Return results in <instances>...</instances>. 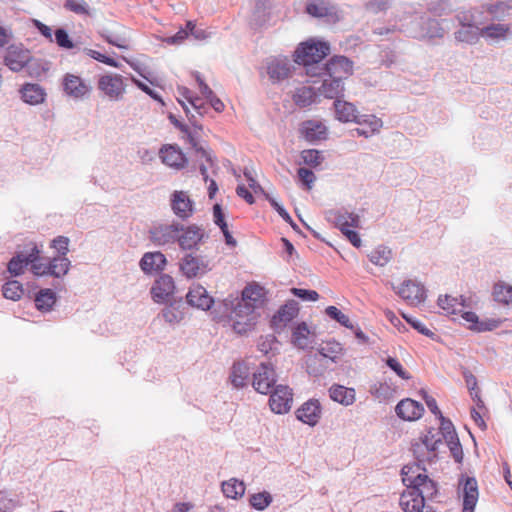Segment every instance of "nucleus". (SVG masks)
<instances>
[{
	"label": "nucleus",
	"instance_id": "nucleus-1",
	"mask_svg": "<svg viewBox=\"0 0 512 512\" xmlns=\"http://www.w3.org/2000/svg\"><path fill=\"white\" fill-rule=\"evenodd\" d=\"M334 108L336 118L341 122H355L359 125H369V131L363 128H356L354 131L358 136H364L367 138L374 133L379 132L382 128L383 122L380 118L375 115L359 116L357 114L356 107L350 102L337 99L334 102Z\"/></svg>",
	"mask_w": 512,
	"mask_h": 512
},
{
	"label": "nucleus",
	"instance_id": "nucleus-2",
	"mask_svg": "<svg viewBox=\"0 0 512 512\" xmlns=\"http://www.w3.org/2000/svg\"><path fill=\"white\" fill-rule=\"evenodd\" d=\"M403 483L421 495L423 501L432 500L438 493L435 481L429 478L425 469L419 464L406 465L402 468Z\"/></svg>",
	"mask_w": 512,
	"mask_h": 512
},
{
	"label": "nucleus",
	"instance_id": "nucleus-3",
	"mask_svg": "<svg viewBox=\"0 0 512 512\" xmlns=\"http://www.w3.org/2000/svg\"><path fill=\"white\" fill-rule=\"evenodd\" d=\"M330 52L329 44L321 41H307L295 51V61L304 66L319 63Z\"/></svg>",
	"mask_w": 512,
	"mask_h": 512
},
{
	"label": "nucleus",
	"instance_id": "nucleus-4",
	"mask_svg": "<svg viewBox=\"0 0 512 512\" xmlns=\"http://www.w3.org/2000/svg\"><path fill=\"white\" fill-rule=\"evenodd\" d=\"M441 439L439 433L429 429L412 444V451L419 462H431L436 458V451Z\"/></svg>",
	"mask_w": 512,
	"mask_h": 512
},
{
	"label": "nucleus",
	"instance_id": "nucleus-5",
	"mask_svg": "<svg viewBox=\"0 0 512 512\" xmlns=\"http://www.w3.org/2000/svg\"><path fill=\"white\" fill-rule=\"evenodd\" d=\"M315 68H307V75L327 76L341 81L347 79L353 74V62L345 56H333L322 68L318 74L312 72Z\"/></svg>",
	"mask_w": 512,
	"mask_h": 512
},
{
	"label": "nucleus",
	"instance_id": "nucleus-6",
	"mask_svg": "<svg viewBox=\"0 0 512 512\" xmlns=\"http://www.w3.org/2000/svg\"><path fill=\"white\" fill-rule=\"evenodd\" d=\"M125 78L118 73H106L99 76L98 90L111 101H120L126 93Z\"/></svg>",
	"mask_w": 512,
	"mask_h": 512
},
{
	"label": "nucleus",
	"instance_id": "nucleus-7",
	"mask_svg": "<svg viewBox=\"0 0 512 512\" xmlns=\"http://www.w3.org/2000/svg\"><path fill=\"white\" fill-rule=\"evenodd\" d=\"M248 305L239 300L231 312L230 319L233 321V329L239 333H246L255 324V312L247 313Z\"/></svg>",
	"mask_w": 512,
	"mask_h": 512
},
{
	"label": "nucleus",
	"instance_id": "nucleus-8",
	"mask_svg": "<svg viewBox=\"0 0 512 512\" xmlns=\"http://www.w3.org/2000/svg\"><path fill=\"white\" fill-rule=\"evenodd\" d=\"M64 92L72 98L83 99L90 95L92 87L78 75L67 73L62 81Z\"/></svg>",
	"mask_w": 512,
	"mask_h": 512
},
{
	"label": "nucleus",
	"instance_id": "nucleus-9",
	"mask_svg": "<svg viewBox=\"0 0 512 512\" xmlns=\"http://www.w3.org/2000/svg\"><path fill=\"white\" fill-rule=\"evenodd\" d=\"M293 402V393L286 385H278L270 395L269 406L274 413H287Z\"/></svg>",
	"mask_w": 512,
	"mask_h": 512
},
{
	"label": "nucleus",
	"instance_id": "nucleus-10",
	"mask_svg": "<svg viewBox=\"0 0 512 512\" xmlns=\"http://www.w3.org/2000/svg\"><path fill=\"white\" fill-rule=\"evenodd\" d=\"M183 226L178 223L159 224L150 230V239L156 245H166L177 241Z\"/></svg>",
	"mask_w": 512,
	"mask_h": 512
},
{
	"label": "nucleus",
	"instance_id": "nucleus-11",
	"mask_svg": "<svg viewBox=\"0 0 512 512\" xmlns=\"http://www.w3.org/2000/svg\"><path fill=\"white\" fill-rule=\"evenodd\" d=\"M276 382L274 368L267 363H261L253 375V387L261 394H268Z\"/></svg>",
	"mask_w": 512,
	"mask_h": 512
},
{
	"label": "nucleus",
	"instance_id": "nucleus-12",
	"mask_svg": "<svg viewBox=\"0 0 512 512\" xmlns=\"http://www.w3.org/2000/svg\"><path fill=\"white\" fill-rule=\"evenodd\" d=\"M162 162L174 169L180 170L186 167L188 159L177 145L165 144L159 150Z\"/></svg>",
	"mask_w": 512,
	"mask_h": 512
},
{
	"label": "nucleus",
	"instance_id": "nucleus-13",
	"mask_svg": "<svg viewBox=\"0 0 512 512\" xmlns=\"http://www.w3.org/2000/svg\"><path fill=\"white\" fill-rule=\"evenodd\" d=\"M397 294L410 305H419L426 297L424 286L413 280L405 281L398 288Z\"/></svg>",
	"mask_w": 512,
	"mask_h": 512
},
{
	"label": "nucleus",
	"instance_id": "nucleus-14",
	"mask_svg": "<svg viewBox=\"0 0 512 512\" xmlns=\"http://www.w3.org/2000/svg\"><path fill=\"white\" fill-rule=\"evenodd\" d=\"M459 485L463 496V512H474L479 498L477 480L473 477H467L460 481Z\"/></svg>",
	"mask_w": 512,
	"mask_h": 512
},
{
	"label": "nucleus",
	"instance_id": "nucleus-15",
	"mask_svg": "<svg viewBox=\"0 0 512 512\" xmlns=\"http://www.w3.org/2000/svg\"><path fill=\"white\" fill-rule=\"evenodd\" d=\"M395 412L404 421H416L422 417L424 407L418 401L405 398L396 405Z\"/></svg>",
	"mask_w": 512,
	"mask_h": 512
},
{
	"label": "nucleus",
	"instance_id": "nucleus-16",
	"mask_svg": "<svg viewBox=\"0 0 512 512\" xmlns=\"http://www.w3.org/2000/svg\"><path fill=\"white\" fill-rule=\"evenodd\" d=\"M171 208L176 216L188 219L194 212L193 201L185 191H174L171 195Z\"/></svg>",
	"mask_w": 512,
	"mask_h": 512
},
{
	"label": "nucleus",
	"instance_id": "nucleus-17",
	"mask_svg": "<svg viewBox=\"0 0 512 512\" xmlns=\"http://www.w3.org/2000/svg\"><path fill=\"white\" fill-rule=\"evenodd\" d=\"M180 270L187 278H194L205 274L209 267L202 258L188 254L182 258Z\"/></svg>",
	"mask_w": 512,
	"mask_h": 512
},
{
	"label": "nucleus",
	"instance_id": "nucleus-18",
	"mask_svg": "<svg viewBox=\"0 0 512 512\" xmlns=\"http://www.w3.org/2000/svg\"><path fill=\"white\" fill-rule=\"evenodd\" d=\"M203 237L204 232L200 227L190 225L183 227V230H180L177 242L182 249L190 250L196 248L202 241Z\"/></svg>",
	"mask_w": 512,
	"mask_h": 512
},
{
	"label": "nucleus",
	"instance_id": "nucleus-19",
	"mask_svg": "<svg viewBox=\"0 0 512 512\" xmlns=\"http://www.w3.org/2000/svg\"><path fill=\"white\" fill-rule=\"evenodd\" d=\"M29 60V51L14 45L8 47L4 58L5 65L15 72L22 70Z\"/></svg>",
	"mask_w": 512,
	"mask_h": 512
},
{
	"label": "nucleus",
	"instance_id": "nucleus-20",
	"mask_svg": "<svg viewBox=\"0 0 512 512\" xmlns=\"http://www.w3.org/2000/svg\"><path fill=\"white\" fill-rule=\"evenodd\" d=\"M321 405L318 400L310 399L296 411L297 418L305 424L314 426L321 417Z\"/></svg>",
	"mask_w": 512,
	"mask_h": 512
},
{
	"label": "nucleus",
	"instance_id": "nucleus-21",
	"mask_svg": "<svg viewBox=\"0 0 512 512\" xmlns=\"http://www.w3.org/2000/svg\"><path fill=\"white\" fill-rule=\"evenodd\" d=\"M175 284L171 276L164 274L161 275L151 288V293L154 301L164 302L174 293Z\"/></svg>",
	"mask_w": 512,
	"mask_h": 512
},
{
	"label": "nucleus",
	"instance_id": "nucleus-22",
	"mask_svg": "<svg viewBox=\"0 0 512 512\" xmlns=\"http://www.w3.org/2000/svg\"><path fill=\"white\" fill-rule=\"evenodd\" d=\"M187 302L196 308L208 310L211 308L214 300L208 294L207 290L201 285H193L186 295Z\"/></svg>",
	"mask_w": 512,
	"mask_h": 512
},
{
	"label": "nucleus",
	"instance_id": "nucleus-23",
	"mask_svg": "<svg viewBox=\"0 0 512 512\" xmlns=\"http://www.w3.org/2000/svg\"><path fill=\"white\" fill-rule=\"evenodd\" d=\"M438 305L446 314L456 316L460 312H463V309L470 307V300L465 299L463 296L457 298L443 295L439 296Z\"/></svg>",
	"mask_w": 512,
	"mask_h": 512
},
{
	"label": "nucleus",
	"instance_id": "nucleus-24",
	"mask_svg": "<svg viewBox=\"0 0 512 512\" xmlns=\"http://www.w3.org/2000/svg\"><path fill=\"white\" fill-rule=\"evenodd\" d=\"M299 312L298 303L290 300L285 303L272 318V324L275 328L285 327L291 322Z\"/></svg>",
	"mask_w": 512,
	"mask_h": 512
},
{
	"label": "nucleus",
	"instance_id": "nucleus-25",
	"mask_svg": "<svg viewBox=\"0 0 512 512\" xmlns=\"http://www.w3.org/2000/svg\"><path fill=\"white\" fill-rule=\"evenodd\" d=\"M241 300L248 305L247 313L255 312L264 302V289L259 285H249L242 291Z\"/></svg>",
	"mask_w": 512,
	"mask_h": 512
},
{
	"label": "nucleus",
	"instance_id": "nucleus-26",
	"mask_svg": "<svg viewBox=\"0 0 512 512\" xmlns=\"http://www.w3.org/2000/svg\"><path fill=\"white\" fill-rule=\"evenodd\" d=\"M267 73L272 82L282 81L290 76V64L287 58H275L268 62Z\"/></svg>",
	"mask_w": 512,
	"mask_h": 512
},
{
	"label": "nucleus",
	"instance_id": "nucleus-27",
	"mask_svg": "<svg viewBox=\"0 0 512 512\" xmlns=\"http://www.w3.org/2000/svg\"><path fill=\"white\" fill-rule=\"evenodd\" d=\"M399 504L404 512H418L425 508V502L421 495L409 487L402 492Z\"/></svg>",
	"mask_w": 512,
	"mask_h": 512
},
{
	"label": "nucleus",
	"instance_id": "nucleus-28",
	"mask_svg": "<svg viewBox=\"0 0 512 512\" xmlns=\"http://www.w3.org/2000/svg\"><path fill=\"white\" fill-rule=\"evenodd\" d=\"M301 133L309 142L324 140L327 137V127L319 120H308L302 124Z\"/></svg>",
	"mask_w": 512,
	"mask_h": 512
},
{
	"label": "nucleus",
	"instance_id": "nucleus-29",
	"mask_svg": "<svg viewBox=\"0 0 512 512\" xmlns=\"http://www.w3.org/2000/svg\"><path fill=\"white\" fill-rule=\"evenodd\" d=\"M38 253V248L36 245H33L31 251L28 255H23L22 253L14 256L7 265V270L12 276L22 275L29 265V261H33L35 259V255Z\"/></svg>",
	"mask_w": 512,
	"mask_h": 512
},
{
	"label": "nucleus",
	"instance_id": "nucleus-30",
	"mask_svg": "<svg viewBox=\"0 0 512 512\" xmlns=\"http://www.w3.org/2000/svg\"><path fill=\"white\" fill-rule=\"evenodd\" d=\"M328 218L342 233L349 228H356L359 225V216L347 211H330Z\"/></svg>",
	"mask_w": 512,
	"mask_h": 512
},
{
	"label": "nucleus",
	"instance_id": "nucleus-31",
	"mask_svg": "<svg viewBox=\"0 0 512 512\" xmlns=\"http://www.w3.org/2000/svg\"><path fill=\"white\" fill-rule=\"evenodd\" d=\"M329 397L343 406H350L356 401L354 388L345 387L340 384H333L329 390Z\"/></svg>",
	"mask_w": 512,
	"mask_h": 512
},
{
	"label": "nucleus",
	"instance_id": "nucleus-32",
	"mask_svg": "<svg viewBox=\"0 0 512 512\" xmlns=\"http://www.w3.org/2000/svg\"><path fill=\"white\" fill-rule=\"evenodd\" d=\"M166 257L161 252L145 253L140 261V267L145 273H155L164 269Z\"/></svg>",
	"mask_w": 512,
	"mask_h": 512
},
{
	"label": "nucleus",
	"instance_id": "nucleus-33",
	"mask_svg": "<svg viewBox=\"0 0 512 512\" xmlns=\"http://www.w3.org/2000/svg\"><path fill=\"white\" fill-rule=\"evenodd\" d=\"M21 98L25 103L38 105L45 100V90L38 84L27 83L20 90Z\"/></svg>",
	"mask_w": 512,
	"mask_h": 512
},
{
	"label": "nucleus",
	"instance_id": "nucleus-34",
	"mask_svg": "<svg viewBox=\"0 0 512 512\" xmlns=\"http://www.w3.org/2000/svg\"><path fill=\"white\" fill-rule=\"evenodd\" d=\"M318 91L325 98L337 100L344 91V84L343 81L336 78H324Z\"/></svg>",
	"mask_w": 512,
	"mask_h": 512
},
{
	"label": "nucleus",
	"instance_id": "nucleus-35",
	"mask_svg": "<svg viewBox=\"0 0 512 512\" xmlns=\"http://www.w3.org/2000/svg\"><path fill=\"white\" fill-rule=\"evenodd\" d=\"M306 12L317 18H330L332 20L338 19L335 8L322 0L308 3L306 6Z\"/></svg>",
	"mask_w": 512,
	"mask_h": 512
},
{
	"label": "nucleus",
	"instance_id": "nucleus-36",
	"mask_svg": "<svg viewBox=\"0 0 512 512\" xmlns=\"http://www.w3.org/2000/svg\"><path fill=\"white\" fill-rule=\"evenodd\" d=\"M223 494L230 499H240L244 496L246 486L243 481L237 478H231L227 481L222 482L221 485Z\"/></svg>",
	"mask_w": 512,
	"mask_h": 512
},
{
	"label": "nucleus",
	"instance_id": "nucleus-37",
	"mask_svg": "<svg viewBox=\"0 0 512 512\" xmlns=\"http://www.w3.org/2000/svg\"><path fill=\"white\" fill-rule=\"evenodd\" d=\"M477 31H479L480 36L486 39L500 40L506 38L510 31V27L506 24L497 23L483 27L481 29L477 28Z\"/></svg>",
	"mask_w": 512,
	"mask_h": 512
},
{
	"label": "nucleus",
	"instance_id": "nucleus-38",
	"mask_svg": "<svg viewBox=\"0 0 512 512\" xmlns=\"http://www.w3.org/2000/svg\"><path fill=\"white\" fill-rule=\"evenodd\" d=\"M292 99L297 106L307 107L314 103L316 99V92L312 87L302 86L296 89Z\"/></svg>",
	"mask_w": 512,
	"mask_h": 512
},
{
	"label": "nucleus",
	"instance_id": "nucleus-39",
	"mask_svg": "<svg viewBox=\"0 0 512 512\" xmlns=\"http://www.w3.org/2000/svg\"><path fill=\"white\" fill-rule=\"evenodd\" d=\"M493 298L496 302L511 305L512 304V286L505 282H498L493 287Z\"/></svg>",
	"mask_w": 512,
	"mask_h": 512
},
{
	"label": "nucleus",
	"instance_id": "nucleus-40",
	"mask_svg": "<svg viewBox=\"0 0 512 512\" xmlns=\"http://www.w3.org/2000/svg\"><path fill=\"white\" fill-rule=\"evenodd\" d=\"M56 302V295L51 289H42L35 297L36 308L40 311H49Z\"/></svg>",
	"mask_w": 512,
	"mask_h": 512
},
{
	"label": "nucleus",
	"instance_id": "nucleus-41",
	"mask_svg": "<svg viewBox=\"0 0 512 512\" xmlns=\"http://www.w3.org/2000/svg\"><path fill=\"white\" fill-rule=\"evenodd\" d=\"M310 330L305 323L296 326L292 334V341L298 348L304 349L310 345Z\"/></svg>",
	"mask_w": 512,
	"mask_h": 512
},
{
	"label": "nucleus",
	"instance_id": "nucleus-42",
	"mask_svg": "<svg viewBox=\"0 0 512 512\" xmlns=\"http://www.w3.org/2000/svg\"><path fill=\"white\" fill-rule=\"evenodd\" d=\"M70 267V261L65 256L54 257L49 261V275L54 277H61L67 274Z\"/></svg>",
	"mask_w": 512,
	"mask_h": 512
},
{
	"label": "nucleus",
	"instance_id": "nucleus-43",
	"mask_svg": "<svg viewBox=\"0 0 512 512\" xmlns=\"http://www.w3.org/2000/svg\"><path fill=\"white\" fill-rule=\"evenodd\" d=\"M368 257L374 265L383 267L390 262L392 258V252L385 246H378L371 251Z\"/></svg>",
	"mask_w": 512,
	"mask_h": 512
},
{
	"label": "nucleus",
	"instance_id": "nucleus-44",
	"mask_svg": "<svg viewBox=\"0 0 512 512\" xmlns=\"http://www.w3.org/2000/svg\"><path fill=\"white\" fill-rule=\"evenodd\" d=\"M2 293L3 296L6 299L12 300V301H18L21 299L24 289L22 284L17 280H11L6 282L2 286Z\"/></svg>",
	"mask_w": 512,
	"mask_h": 512
},
{
	"label": "nucleus",
	"instance_id": "nucleus-45",
	"mask_svg": "<svg viewBox=\"0 0 512 512\" xmlns=\"http://www.w3.org/2000/svg\"><path fill=\"white\" fill-rule=\"evenodd\" d=\"M230 378L236 388L245 386L248 378V368L246 365L242 363L234 364Z\"/></svg>",
	"mask_w": 512,
	"mask_h": 512
},
{
	"label": "nucleus",
	"instance_id": "nucleus-46",
	"mask_svg": "<svg viewBox=\"0 0 512 512\" xmlns=\"http://www.w3.org/2000/svg\"><path fill=\"white\" fill-rule=\"evenodd\" d=\"M449 450L454 458V460L458 463L462 462L463 459V450L460 444L458 435L456 432H448L445 440Z\"/></svg>",
	"mask_w": 512,
	"mask_h": 512
},
{
	"label": "nucleus",
	"instance_id": "nucleus-47",
	"mask_svg": "<svg viewBox=\"0 0 512 512\" xmlns=\"http://www.w3.org/2000/svg\"><path fill=\"white\" fill-rule=\"evenodd\" d=\"M181 303H173L163 310V317L170 324L179 323L184 318Z\"/></svg>",
	"mask_w": 512,
	"mask_h": 512
},
{
	"label": "nucleus",
	"instance_id": "nucleus-48",
	"mask_svg": "<svg viewBox=\"0 0 512 512\" xmlns=\"http://www.w3.org/2000/svg\"><path fill=\"white\" fill-rule=\"evenodd\" d=\"M342 351L343 348L339 342L329 341L321 346L319 353L325 358H329L332 361H336L342 354Z\"/></svg>",
	"mask_w": 512,
	"mask_h": 512
},
{
	"label": "nucleus",
	"instance_id": "nucleus-49",
	"mask_svg": "<svg viewBox=\"0 0 512 512\" xmlns=\"http://www.w3.org/2000/svg\"><path fill=\"white\" fill-rule=\"evenodd\" d=\"M272 500V495L267 491H263L251 495L249 503L254 509L262 511L271 504Z\"/></svg>",
	"mask_w": 512,
	"mask_h": 512
},
{
	"label": "nucleus",
	"instance_id": "nucleus-50",
	"mask_svg": "<svg viewBox=\"0 0 512 512\" xmlns=\"http://www.w3.org/2000/svg\"><path fill=\"white\" fill-rule=\"evenodd\" d=\"M180 96L185 99L199 114L202 115V110L205 108L203 101L199 97L192 95L191 91L186 87L179 88Z\"/></svg>",
	"mask_w": 512,
	"mask_h": 512
},
{
	"label": "nucleus",
	"instance_id": "nucleus-51",
	"mask_svg": "<svg viewBox=\"0 0 512 512\" xmlns=\"http://www.w3.org/2000/svg\"><path fill=\"white\" fill-rule=\"evenodd\" d=\"M325 313L346 328H353L350 318L335 306H328Z\"/></svg>",
	"mask_w": 512,
	"mask_h": 512
},
{
	"label": "nucleus",
	"instance_id": "nucleus-52",
	"mask_svg": "<svg viewBox=\"0 0 512 512\" xmlns=\"http://www.w3.org/2000/svg\"><path fill=\"white\" fill-rule=\"evenodd\" d=\"M64 8L79 15L89 14V6L85 0H66Z\"/></svg>",
	"mask_w": 512,
	"mask_h": 512
},
{
	"label": "nucleus",
	"instance_id": "nucleus-53",
	"mask_svg": "<svg viewBox=\"0 0 512 512\" xmlns=\"http://www.w3.org/2000/svg\"><path fill=\"white\" fill-rule=\"evenodd\" d=\"M301 158L303 159L305 164L313 167L319 166L323 161L321 153L315 149L303 150L301 152Z\"/></svg>",
	"mask_w": 512,
	"mask_h": 512
},
{
	"label": "nucleus",
	"instance_id": "nucleus-54",
	"mask_svg": "<svg viewBox=\"0 0 512 512\" xmlns=\"http://www.w3.org/2000/svg\"><path fill=\"white\" fill-rule=\"evenodd\" d=\"M474 30H477V27L474 28L471 25H468V26L464 25L462 27V29L457 31L456 38L463 42L473 43L474 41H476L478 39V35H479V32L477 33Z\"/></svg>",
	"mask_w": 512,
	"mask_h": 512
},
{
	"label": "nucleus",
	"instance_id": "nucleus-55",
	"mask_svg": "<svg viewBox=\"0 0 512 512\" xmlns=\"http://www.w3.org/2000/svg\"><path fill=\"white\" fill-rule=\"evenodd\" d=\"M387 366L392 369L397 376H399L403 380H410L412 378L411 374L402 366L400 361L394 357H388L386 360Z\"/></svg>",
	"mask_w": 512,
	"mask_h": 512
},
{
	"label": "nucleus",
	"instance_id": "nucleus-56",
	"mask_svg": "<svg viewBox=\"0 0 512 512\" xmlns=\"http://www.w3.org/2000/svg\"><path fill=\"white\" fill-rule=\"evenodd\" d=\"M29 264H31V270L33 274L36 276H43V275H49V262L43 263L40 261V251L38 250L37 255H35V259L33 261H29Z\"/></svg>",
	"mask_w": 512,
	"mask_h": 512
},
{
	"label": "nucleus",
	"instance_id": "nucleus-57",
	"mask_svg": "<svg viewBox=\"0 0 512 512\" xmlns=\"http://www.w3.org/2000/svg\"><path fill=\"white\" fill-rule=\"evenodd\" d=\"M85 53L86 55H88L89 57L101 62V63H104L108 66H111V67H114V68H118L120 65L119 63L111 58V57H108L96 50H93V49H85Z\"/></svg>",
	"mask_w": 512,
	"mask_h": 512
},
{
	"label": "nucleus",
	"instance_id": "nucleus-58",
	"mask_svg": "<svg viewBox=\"0 0 512 512\" xmlns=\"http://www.w3.org/2000/svg\"><path fill=\"white\" fill-rule=\"evenodd\" d=\"M55 40L57 45L61 48L72 49L74 47V43L70 39L68 33L62 28L55 31Z\"/></svg>",
	"mask_w": 512,
	"mask_h": 512
},
{
	"label": "nucleus",
	"instance_id": "nucleus-59",
	"mask_svg": "<svg viewBox=\"0 0 512 512\" xmlns=\"http://www.w3.org/2000/svg\"><path fill=\"white\" fill-rule=\"evenodd\" d=\"M291 293L304 301L315 302L320 297L318 292L315 290H306L301 288H292Z\"/></svg>",
	"mask_w": 512,
	"mask_h": 512
},
{
	"label": "nucleus",
	"instance_id": "nucleus-60",
	"mask_svg": "<svg viewBox=\"0 0 512 512\" xmlns=\"http://www.w3.org/2000/svg\"><path fill=\"white\" fill-rule=\"evenodd\" d=\"M68 246H69V239L65 236H58L57 238L53 239L51 243V247L56 249L60 255L59 256H65L68 253Z\"/></svg>",
	"mask_w": 512,
	"mask_h": 512
},
{
	"label": "nucleus",
	"instance_id": "nucleus-61",
	"mask_svg": "<svg viewBox=\"0 0 512 512\" xmlns=\"http://www.w3.org/2000/svg\"><path fill=\"white\" fill-rule=\"evenodd\" d=\"M298 176L301 182L307 187V189H311V186L316 179L313 171L307 168H300L298 170Z\"/></svg>",
	"mask_w": 512,
	"mask_h": 512
},
{
	"label": "nucleus",
	"instance_id": "nucleus-62",
	"mask_svg": "<svg viewBox=\"0 0 512 512\" xmlns=\"http://www.w3.org/2000/svg\"><path fill=\"white\" fill-rule=\"evenodd\" d=\"M457 316H460L467 324H469L470 328L482 330V328L478 326V316L474 312L463 309V312H460Z\"/></svg>",
	"mask_w": 512,
	"mask_h": 512
},
{
	"label": "nucleus",
	"instance_id": "nucleus-63",
	"mask_svg": "<svg viewBox=\"0 0 512 512\" xmlns=\"http://www.w3.org/2000/svg\"><path fill=\"white\" fill-rule=\"evenodd\" d=\"M405 320L412 325L413 328L418 330L421 334L426 336H433V332L429 330L421 321L408 317L403 314Z\"/></svg>",
	"mask_w": 512,
	"mask_h": 512
},
{
	"label": "nucleus",
	"instance_id": "nucleus-64",
	"mask_svg": "<svg viewBox=\"0 0 512 512\" xmlns=\"http://www.w3.org/2000/svg\"><path fill=\"white\" fill-rule=\"evenodd\" d=\"M462 375H463V378L465 380V383H466V386L469 390V392H472V391H475V390H478V383H477V379L476 377L472 374L471 371H469L468 369H464L462 371Z\"/></svg>",
	"mask_w": 512,
	"mask_h": 512
}]
</instances>
